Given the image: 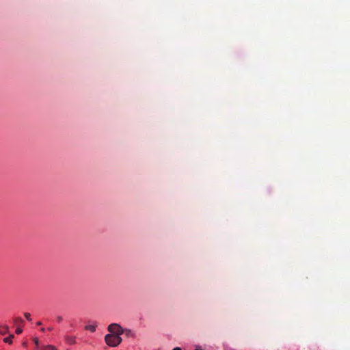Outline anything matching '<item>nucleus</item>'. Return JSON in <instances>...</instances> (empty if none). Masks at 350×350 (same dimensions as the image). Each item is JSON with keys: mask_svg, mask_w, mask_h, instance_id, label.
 Masks as SVG:
<instances>
[{"mask_svg": "<svg viewBox=\"0 0 350 350\" xmlns=\"http://www.w3.org/2000/svg\"><path fill=\"white\" fill-rule=\"evenodd\" d=\"M105 342L110 347H117L122 342V338L119 336L108 334L105 337Z\"/></svg>", "mask_w": 350, "mask_h": 350, "instance_id": "1", "label": "nucleus"}, {"mask_svg": "<svg viewBox=\"0 0 350 350\" xmlns=\"http://www.w3.org/2000/svg\"><path fill=\"white\" fill-rule=\"evenodd\" d=\"M107 330L111 333V334H114L119 336L124 333V329L117 323L110 324L107 327Z\"/></svg>", "mask_w": 350, "mask_h": 350, "instance_id": "2", "label": "nucleus"}, {"mask_svg": "<svg viewBox=\"0 0 350 350\" xmlns=\"http://www.w3.org/2000/svg\"><path fill=\"white\" fill-rule=\"evenodd\" d=\"M65 341L68 345H75L76 343V338L73 336L66 335L64 336Z\"/></svg>", "mask_w": 350, "mask_h": 350, "instance_id": "3", "label": "nucleus"}, {"mask_svg": "<svg viewBox=\"0 0 350 350\" xmlns=\"http://www.w3.org/2000/svg\"><path fill=\"white\" fill-rule=\"evenodd\" d=\"M8 327L7 325H0V334L5 335L8 332Z\"/></svg>", "mask_w": 350, "mask_h": 350, "instance_id": "4", "label": "nucleus"}, {"mask_svg": "<svg viewBox=\"0 0 350 350\" xmlns=\"http://www.w3.org/2000/svg\"><path fill=\"white\" fill-rule=\"evenodd\" d=\"M96 325H88L85 327L86 330L94 332L96 331Z\"/></svg>", "mask_w": 350, "mask_h": 350, "instance_id": "5", "label": "nucleus"}, {"mask_svg": "<svg viewBox=\"0 0 350 350\" xmlns=\"http://www.w3.org/2000/svg\"><path fill=\"white\" fill-rule=\"evenodd\" d=\"M14 338V335L13 334H11L8 337H6L3 339V341L6 343H8V344H12V338Z\"/></svg>", "mask_w": 350, "mask_h": 350, "instance_id": "6", "label": "nucleus"}, {"mask_svg": "<svg viewBox=\"0 0 350 350\" xmlns=\"http://www.w3.org/2000/svg\"><path fill=\"white\" fill-rule=\"evenodd\" d=\"M14 324L16 325H19L20 323H23L24 322V321L21 318V317H16L14 319Z\"/></svg>", "mask_w": 350, "mask_h": 350, "instance_id": "7", "label": "nucleus"}, {"mask_svg": "<svg viewBox=\"0 0 350 350\" xmlns=\"http://www.w3.org/2000/svg\"><path fill=\"white\" fill-rule=\"evenodd\" d=\"M44 350H56V348L53 345H46L44 347Z\"/></svg>", "mask_w": 350, "mask_h": 350, "instance_id": "8", "label": "nucleus"}, {"mask_svg": "<svg viewBox=\"0 0 350 350\" xmlns=\"http://www.w3.org/2000/svg\"><path fill=\"white\" fill-rule=\"evenodd\" d=\"M25 317L28 321H31V314L29 312H25L24 314Z\"/></svg>", "mask_w": 350, "mask_h": 350, "instance_id": "9", "label": "nucleus"}, {"mask_svg": "<svg viewBox=\"0 0 350 350\" xmlns=\"http://www.w3.org/2000/svg\"><path fill=\"white\" fill-rule=\"evenodd\" d=\"M22 332H23V329H22L21 327H18L16 328V334H21Z\"/></svg>", "mask_w": 350, "mask_h": 350, "instance_id": "10", "label": "nucleus"}, {"mask_svg": "<svg viewBox=\"0 0 350 350\" xmlns=\"http://www.w3.org/2000/svg\"><path fill=\"white\" fill-rule=\"evenodd\" d=\"M33 342L37 347L39 345V340L37 338H33Z\"/></svg>", "mask_w": 350, "mask_h": 350, "instance_id": "11", "label": "nucleus"}, {"mask_svg": "<svg viewBox=\"0 0 350 350\" xmlns=\"http://www.w3.org/2000/svg\"><path fill=\"white\" fill-rule=\"evenodd\" d=\"M63 318L62 316H57V321L60 323L62 321Z\"/></svg>", "mask_w": 350, "mask_h": 350, "instance_id": "12", "label": "nucleus"}, {"mask_svg": "<svg viewBox=\"0 0 350 350\" xmlns=\"http://www.w3.org/2000/svg\"><path fill=\"white\" fill-rule=\"evenodd\" d=\"M124 332L126 333V335H129L131 333V330L130 329H126Z\"/></svg>", "mask_w": 350, "mask_h": 350, "instance_id": "13", "label": "nucleus"}, {"mask_svg": "<svg viewBox=\"0 0 350 350\" xmlns=\"http://www.w3.org/2000/svg\"><path fill=\"white\" fill-rule=\"evenodd\" d=\"M173 350H182L180 347H175Z\"/></svg>", "mask_w": 350, "mask_h": 350, "instance_id": "14", "label": "nucleus"}, {"mask_svg": "<svg viewBox=\"0 0 350 350\" xmlns=\"http://www.w3.org/2000/svg\"><path fill=\"white\" fill-rule=\"evenodd\" d=\"M37 325H42V322H40V321L38 322V323H37Z\"/></svg>", "mask_w": 350, "mask_h": 350, "instance_id": "15", "label": "nucleus"}, {"mask_svg": "<svg viewBox=\"0 0 350 350\" xmlns=\"http://www.w3.org/2000/svg\"><path fill=\"white\" fill-rule=\"evenodd\" d=\"M44 330H45V329H44V328H42V329H41V331H42V332H44Z\"/></svg>", "mask_w": 350, "mask_h": 350, "instance_id": "16", "label": "nucleus"}, {"mask_svg": "<svg viewBox=\"0 0 350 350\" xmlns=\"http://www.w3.org/2000/svg\"><path fill=\"white\" fill-rule=\"evenodd\" d=\"M52 329H53L52 327H49V329H49V330H52Z\"/></svg>", "mask_w": 350, "mask_h": 350, "instance_id": "17", "label": "nucleus"}]
</instances>
